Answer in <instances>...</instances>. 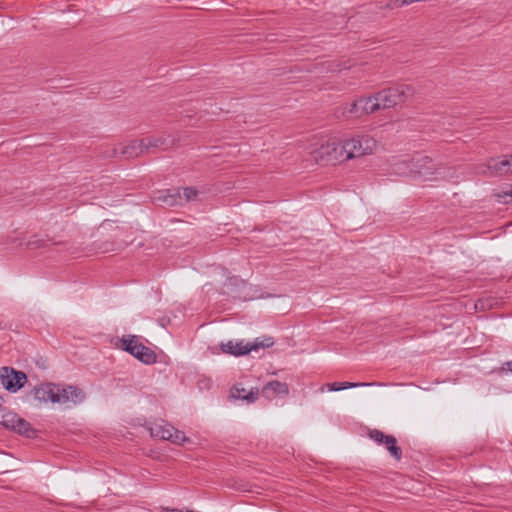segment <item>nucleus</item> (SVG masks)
Here are the masks:
<instances>
[{
    "label": "nucleus",
    "mask_w": 512,
    "mask_h": 512,
    "mask_svg": "<svg viewBox=\"0 0 512 512\" xmlns=\"http://www.w3.org/2000/svg\"><path fill=\"white\" fill-rule=\"evenodd\" d=\"M323 68L330 72H336V71L341 72L342 71L340 64H334V63H327V65L323 64Z\"/></svg>",
    "instance_id": "26"
},
{
    "label": "nucleus",
    "mask_w": 512,
    "mask_h": 512,
    "mask_svg": "<svg viewBox=\"0 0 512 512\" xmlns=\"http://www.w3.org/2000/svg\"><path fill=\"white\" fill-rule=\"evenodd\" d=\"M28 245L31 246V247L38 248V247H41L43 245V241L42 240L30 241L28 243Z\"/></svg>",
    "instance_id": "29"
},
{
    "label": "nucleus",
    "mask_w": 512,
    "mask_h": 512,
    "mask_svg": "<svg viewBox=\"0 0 512 512\" xmlns=\"http://www.w3.org/2000/svg\"><path fill=\"white\" fill-rule=\"evenodd\" d=\"M370 439L377 444H383L390 455L397 461L402 458V449L397 445V439L392 435H386L378 429L370 430L368 433Z\"/></svg>",
    "instance_id": "8"
},
{
    "label": "nucleus",
    "mask_w": 512,
    "mask_h": 512,
    "mask_svg": "<svg viewBox=\"0 0 512 512\" xmlns=\"http://www.w3.org/2000/svg\"><path fill=\"white\" fill-rule=\"evenodd\" d=\"M145 152L156 149H167L173 145L174 140L170 136L145 137L142 138Z\"/></svg>",
    "instance_id": "14"
},
{
    "label": "nucleus",
    "mask_w": 512,
    "mask_h": 512,
    "mask_svg": "<svg viewBox=\"0 0 512 512\" xmlns=\"http://www.w3.org/2000/svg\"><path fill=\"white\" fill-rule=\"evenodd\" d=\"M55 383H44L34 387L31 391L35 400L39 402H52L54 398Z\"/></svg>",
    "instance_id": "13"
},
{
    "label": "nucleus",
    "mask_w": 512,
    "mask_h": 512,
    "mask_svg": "<svg viewBox=\"0 0 512 512\" xmlns=\"http://www.w3.org/2000/svg\"><path fill=\"white\" fill-rule=\"evenodd\" d=\"M501 371L512 373V360L502 364Z\"/></svg>",
    "instance_id": "27"
},
{
    "label": "nucleus",
    "mask_w": 512,
    "mask_h": 512,
    "mask_svg": "<svg viewBox=\"0 0 512 512\" xmlns=\"http://www.w3.org/2000/svg\"><path fill=\"white\" fill-rule=\"evenodd\" d=\"M495 196L499 203L512 204V186L508 190L497 193Z\"/></svg>",
    "instance_id": "24"
},
{
    "label": "nucleus",
    "mask_w": 512,
    "mask_h": 512,
    "mask_svg": "<svg viewBox=\"0 0 512 512\" xmlns=\"http://www.w3.org/2000/svg\"><path fill=\"white\" fill-rule=\"evenodd\" d=\"M507 168L508 164L505 156L497 157L489 160L486 170H483L482 172L490 176H500L509 173Z\"/></svg>",
    "instance_id": "15"
},
{
    "label": "nucleus",
    "mask_w": 512,
    "mask_h": 512,
    "mask_svg": "<svg viewBox=\"0 0 512 512\" xmlns=\"http://www.w3.org/2000/svg\"><path fill=\"white\" fill-rule=\"evenodd\" d=\"M233 398L245 400L248 403H253L258 399L259 389L252 388L250 391H246L245 388L235 386L231 392Z\"/></svg>",
    "instance_id": "16"
},
{
    "label": "nucleus",
    "mask_w": 512,
    "mask_h": 512,
    "mask_svg": "<svg viewBox=\"0 0 512 512\" xmlns=\"http://www.w3.org/2000/svg\"><path fill=\"white\" fill-rule=\"evenodd\" d=\"M413 88L406 84H400L376 94L380 109H388L404 103L413 95Z\"/></svg>",
    "instance_id": "2"
},
{
    "label": "nucleus",
    "mask_w": 512,
    "mask_h": 512,
    "mask_svg": "<svg viewBox=\"0 0 512 512\" xmlns=\"http://www.w3.org/2000/svg\"><path fill=\"white\" fill-rule=\"evenodd\" d=\"M270 392L277 395H287L289 393L288 385L277 380L270 381L263 387V393L269 396Z\"/></svg>",
    "instance_id": "20"
},
{
    "label": "nucleus",
    "mask_w": 512,
    "mask_h": 512,
    "mask_svg": "<svg viewBox=\"0 0 512 512\" xmlns=\"http://www.w3.org/2000/svg\"><path fill=\"white\" fill-rule=\"evenodd\" d=\"M121 342L123 350L134 356L143 364L151 365L156 362V353L151 348L142 344L137 336H123Z\"/></svg>",
    "instance_id": "4"
},
{
    "label": "nucleus",
    "mask_w": 512,
    "mask_h": 512,
    "mask_svg": "<svg viewBox=\"0 0 512 512\" xmlns=\"http://www.w3.org/2000/svg\"><path fill=\"white\" fill-rule=\"evenodd\" d=\"M358 105H360L359 107L362 115L374 113L380 110L376 95L359 98Z\"/></svg>",
    "instance_id": "17"
},
{
    "label": "nucleus",
    "mask_w": 512,
    "mask_h": 512,
    "mask_svg": "<svg viewBox=\"0 0 512 512\" xmlns=\"http://www.w3.org/2000/svg\"><path fill=\"white\" fill-rule=\"evenodd\" d=\"M0 380L6 390L15 393L24 387L27 376L23 371L4 366L0 368Z\"/></svg>",
    "instance_id": "5"
},
{
    "label": "nucleus",
    "mask_w": 512,
    "mask_h": 512,
    "mask_svg": "<svg viewBox=\"0 0 512 512\" xmlns=\"http://www.w3.org/2000/svg\"><path fill=\"white\" fill-rule=\"evenodd\" d=\"M145 152L143 140H132L126 145L113 150V155L121 154L125 159L134 158Z\"/></svg>",
    "instance_id": "10"
},
{
    "label": "nucleus",
    "mask_w": 512,
    "mask_h": 512,
    "mask_svg": "<svg viewBox=\"0 0 512 512\" xmlns=\"http://www.w3.org/2000/svg\"><path fill=\"white\" fill-rule=\"evenodd\" d=\"M3 403H4V400H3V398L0 396V407L3 405Z\"/></svg>",
    "instance_id": "31"
},
{
    "label": "nucleus",
    "mask_w": 512,
    "mask_h": 512,
    "mask_svg": "<svg viewBox=\"0 0 512 512\" xmlns=\"http://www.w3.org/2000/svg\"><path fill=\"white\" fill-rule=\"evenodd\" d=\"M198 194H199V191L194 188V187H186L183 189V194H182V198H183V205L185 203H188L190 201H194L197 199L198 197Z\"/></svg>",
    "instance_id": "23"
},
{
    "label": "nucleus",
    "mask_w": 512,
    "mask_h": 512,
    "mask_svg": "<svg viewBox=\"0 0 512 512\" xmlns=\"http://www.w3.org/2000/svg\"><path fill=\"white\" fill-rule=\"evenodd\" d=\"M54 392L53 403L65 404L72 402L77 405L85 398L83 390L73 385L55 384Z\"/></svg>",
    "instance_id": "6"
},
{
    "label": "nucleus",
    "mask_w": 512,
    "mask_h": 512,
    "mask_svg": "<svg viewBox=\"0 0 512 512\" xmlns=\"http://www.w3.org/2000/svg\"><path fill=\"white\" fill-rule=\"evenodd\" d=\"M346 141V158L353 159L372 154L377 148V141L368 134H358Z\"/></svg>",
    "instance_id": "3"
},
{
    "label": "nucleus",
    "mask_w": 512,
    "mask_h": 512,
    "mask_svg": "<svg viewBox=\"0 0 512 512\" xmlns=\"http://www.w3.org/2000/svg\"><path fill=\"white\" fill-rule=\"evenodd\" d=\"M321 150V154L327 156L330 161L343 162L350 160L346 158L347 150L345 139L339 142H329L325 146H322Z\"/></svg>",
    "instance_id": "9"
},
{
    "label": "nucleus",
    "mask_w": 512,
    "mask_h": 512,
    "mask_svg": "<svg viewBox=\"0 0 512 512\" xmlns=\"http://www.w3.org/2000/svg\"><path fill=\"white\" fill-rule=\"evenodd\" d=\"M150 433L153 437L168 440L174 444H183L189 441L184 432L176 429L174 426L166 422L162 424H155L150 428Z\"/></svg>",
    "instance_id": "7"
},
{
    "label": "nucleus",
    "mask_w": 512,
    "mask_h": 512,
    "mask_svg": "<svg viewBox=\"0 0 512 512\" xmlns=\"http://www.w3.org/2000/svg\"><path fill=\"white\" fill-rule=\"evenodd\" d=\"M164 511H177V512H194L192 510H186V511H181V510H177V509H169V508H163Z\"/></svg>",
    "instance_id": "30"
},
{
    "label": "nucleus",
    "mask_w": 512,
    "mask_h": 512,
    "mask_svg": "<svg viewBox=\"0 0 512 512\" xmlns=\"http://www.w3.org/2000/svg\"><path fill=\"white\" fill-rule=\"evenodd\" d=\"M505 158H506L507 164H508L507 170L509 173H512V154L505 156Z\"/></svg>",
    "instance_id": "28"
},
{
    "label": "nucleus",
    "mask_w": 512,
    "mask_h": 512,
    "mask_svg": "<svg viewBox=\"0 0 512 512\" xmlns=\"http://www.w3.org/2000/svg\"><path fill=\"white\" fill-rule=\"evenodd\" d=\"M360 105H358V99L355 100L354 102H352L348 108L346 109V112L353 116V117H361L362 116V113H361V110H360Z\"/></svg>",
    "instance_id": "25"
},
{
    "label": "nucleus",
    "mask_w": 512,
    "mask_h": 512,
    "mask_svg": "<svg viewBox=\"0 0 512 512\" xmlns=\"http://www.w3.org/2000/svg\"><path fill=\"white\" fill-rule=\"evenodd\" d=\"M274 345V339L271 336H262L256 338L253 342H249V348L246 351H258L259 349L269 348Z\"/></svg>",
    "instance_id": "22"
},
{
    "label": "nucleus",
    "mask_w": 512,
    "mask_h": 512,
    "mask_svg": "<svg viewBox=\"0 0 512 512\" xmlns=\"http://www.w3.org/2000/svg\"><path fill=\"white\" fill-rule=\"evenodd\" d=\"M15 433H18L21 436L27 437V438H34L36 437L37 430L32 427V425L25 420L24 418L19 417L17 420L16 426L14 431Z\"/></svg>",
    "instance_id": "18"
},
{
    "label": "nucleus",
    "mask_w": 512,
    "mask_h": 512,
    "mask_svg": "<svg viewBox=\"0 0 512 512\" xmlns=\"http://www.w3.org/2000/svg\"><path fill=\"white\" fill-rule=\"evenodd\" d=\"M155 200L170 207L183 205V198L179 189L160 191L159 195L155 197Z\"/></svg>",
    "instance_id": "11"
},
{
    "label": "nucleus",
    "mask_w": 512,
    "mask_h": 512,
    "mask_svg": "<svg viewBox=\"0 0 512 512\" xmlns=\"http://www.w3.org/2000/svg\"><path fill=\"white\" fill-rule=\"evenodd\" d=\"M220 348L222 352L225 354H230L233 356H242L249 353V351H246L249 348V342H245L244 340H229L226 343H221Z\"/></svg>",
    "instance_id": "12"
},
{
    "label": "nucleus",
    "mask_w": 512,
    "mask_h": 512,
    "mask_svg": "<svg viewBox=\"0 0 512 512\" xmlns=\"http://www.w3.org/2000/svg\"><path fill=\"white\" fill-rule=\"evenodd\" d=\"M19 415L14 412L6 411L3 405L0 407V424L11 431H14Z\"/></svg>",
    "instance_id": "19"
},
{
    "label": "nucleus",
    "mask_w": 512,
    "mask_h": 512,
    "mask_svg": "<svg viewBox=\"0 0 512 512\" xmlns=\"http://www.w3.org/2000/svg\"><path fill=\"white\" fill-rule=\"evenodd\" d=\"M373 383H364V382H333L326 384V387L331 392H337L349 388H356L362 386H371Z\"/></svg>",
    "instance_id": "21"
},
{
    "label": "nucleus",
    "mask_w": 512,
    "mask_h": 512,
    "mask_svg": "<svg viewBox=\"0 0 512 512\" xmlns=\"http://www.w3.org/2000/svg\"><path fill=\"white\" fill-rule=\"evenodd\" d=\"M402 164L409 169L408 175L420 177L424 180L449 179L453 177L449 169L436 168L432 158L429 156L419 155L409 161H404Z\"/></svg>",
    "instance_id": "1"
}]
</instances>
